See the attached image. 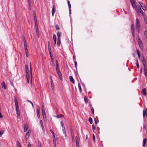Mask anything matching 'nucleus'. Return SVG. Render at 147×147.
Wrapping results in <instances>:
<instances>
[{
	"mask_svg": "<svg viewBox=\"0 0 147 147\" xmlns=\"http://www.w3.org/2000/svg\"><path fill=\"white\" fill-rule=\"evenodd\" d=\"M53 145L54 147H56V141H53Z\"/></svg>",
	"mask_w": 147,
	"mask_h": 147,
	"instance_id": "c03bdc74",
	"label": "nucleus"
},
{
	"mask_svg": "<svg viewBox=\"0 0 147 147\" xmlns=\"http://www.w3.org/2000/svg\"><path fill=\"white\" fill-rule=\"evenodd\" d=\"M131 3L133 7L134 8H136V4L135 3L134 0H133L131 1Z\"/></svg>",
	"mask_w": 147,
	"mask_h": 147,
	"instance_id": "ddd939ff",
	"label": "nucleus"
},
{
	"mask_svg": "<svg viewBox=\"0 0 147 147\" xmlns=\"http://www.w3.org/2000/svg\"><path fill=\"white\" fill-rule=\"evenodd\" d=\"M61 44V40L60 39H57V44L58 46H59Z\"/></svg>",
	"mask_w": 147,
	"mask_h": 147,
	"instance_id": "b1692460",
	"label": "nucleus"
},
{
	"mask_svg": "<svg viewBox=\"0 0 147 147\" xmlns=\"http://www.w3.org/2000/svg\"><path fill=\"white\" fill-rule=\"evenodd\" d=\"M91 110V111H92V114H94V109L93 107H92Z\"/></svg>",
	"mask_w": 147,
	"mask_h": 147,
	"instance_id": "3c124183",
	"label": "nucleus"
},
{
	"mask_svg": "<svg viewBox=\"0 0 147 147\" xmlns=\"http://www.w3.org/2000/svg\"><path fill=\"white\" fill-rule=\"evenodd\" d=\"M57 74H58L59 76V77L60 78V80H62V76L61 73L60 72L59 73H58Z\"/></svg>",
	"mask_w": 147,
	"mask_h": 147,
	"instance_id": "a878e982",
	"label": "nucleus"
},
{
	"mask_svg": "<svg viewBox=\"0 0 147 147\" xmlns=\"http://www.w3.org/2000/svg\"><path fill=\"white\" fill-rule=\"evenodd\" d=\"M53 37L54 40H57V37L56 35L55 34H54L53 35Z\"/></svg>",
	"mask_w": 147,
	"mask_h": 147,
	"instance_id": "4c0bfd02",
	"label": "nucleus"
},
{
	"mask_svg": "<svg viewBox=\"0 0 147 147\" xmlns=\"http://www.w3.org/2000/svg\"><path fill=\"white\" fill-rule=\"evenodd\" d=\"M50 132L53 135H55L54 133L51 129H50Z\"/></svg>",
	"mask_w": 147,
	"mask_h": 147,
	"instance_id": "680f3d73",
	"label": "nucleus"
},
{
	"mask_svg": "<svg viewBox=\"0 0 147 147\" xmlns=\"http://www.w3.org/2000/svg\"><path fill=\"white\" fill-rule=\"evenodd\" d=\"M36 34L37 35V36L38 38L40 37V35H39V33L38 31H37V32H36Z\"/></svg>",
	"mask_w": 147,
	"mask_h": 147,
	"instance_id": "13d9d810",
	"label": "nucleus"
},
{
	"mask_svg": "<svg viewBox=\"0 0 147 147\" xmlns=\"http://www.w3.org/2000/svg\"><path fill=\"white\" fill-rule=\"evenodd\" d=\"M18 147H21V145L19 143H18L17 144Z\"/></svg>",
	"mask_w": 147,
	"mask_h": 147,
	"instance_id": "774afa93",
	"label": "nucleus"
},
{
	"mask_svg": "<svg viewBox=\"0 0 147 147\" xmlns=\"http://www.w3.org/2000/svg\"><path fill=\"white\" fill-rule=\"evenodd\" d=\"M16 111V114L17 115V117L18 119H20V111L19 110H17Z\"/></svg>",
	"mask_w": 147,
	"mask_h": 147,
	"instance_id": "4468645a",
	"label": "nucleus"
},
{
	"mask_svg": "<svg viewBox=\"0 0 147 147\" xmlns=\"http://www.w3.org/2000/svg\"><path fill=\"white\" fill-rule=\"evenodd\" d=\"M59 68V64H56V68Z\"/></svg>",
	"mask_w": 147,
	"mask_h": 147,
	"instance_id": "bf43d9fd",
	"label": "nucleus"
},
{
	"mask_svg": "<svg viewBox=\"0 0 147 147\" xmlns=\"http://www.w3.org/2000/svg\"><path fill=\"white\" fill-rule=\"evenodd\" d=\"M49 49V54L50 55V56H53L52 53V51L51 49V47L48 48Z\"/></svg>",
	"mask_w": 147,
	"mask_h": 147,
	"instance_id": "aec40b11",
	"label": "nucleus"
},
{
	"mask_svg": "<svg viewBox=\"0 0 147 147\" xmlns=\"http://www.w3.org/2000/svg\"><path fill=\"white\" fill-rule=\"evenodd\" d=\"M16 107V111L18 110L19 109V106L18 104L15 105Z\"/></svg>",
	"mask_w": 147,
	"mask_h": 147,
	"instance_id": "c9c22d12",
	"label": "nucleus"
},
{
	"mask_svg": "<svg viewBox=\"0 0 147 147\" xmlns=\"http://www.w3.org/2000/svg\"><path fill=\"white\" fill-rule=\"evenodd\" d=\"M78 87H79V88L80 91H81V86H80V84L79 83H78Z\"/></svg>",
	"mask_w": 147,
	"mask_h": 147,
	"instance_id": "a18cd8bd",
	"label": "nucleus"
},
{
	"mask_svg": "<svg viewBox=\"0 0 147 147\" xmlns=\"http://www.w3.org/2000/svg\"><path fill=\"white\" fill-rule=\"evenodd\" d=\"M27 101H28V102H30V103H31V104L32 105V107H34V105H33V103H32V102L31 101H30L29 100H27Z\"/></svg>",
	"mask_w": 147,
	"mask_h": 147,
	"instance_id": "8fccbe9b",
	"label": "nucleus"
},
{
	"mask_svg": "<svg viewBox=\"0 0 147 147\" xmlns=\"http://www.w3.org/2000/svg\"><path fill=\"white\" fill-rule=\"evenodd\" d=\"M63 115L62 114H59V115H58L56 117L57 118H60L61 117H63Z\"/></svg>",
	"mask_w": 147,
	"mask_h": 147,
	"instance_id": "7c9ffc66",
	"label": "nucleus"
},
{
	"mask_svg": "<svg viewBox=\"0 0 147 147\" xmlns=\"http://www.w3.org/2000/svg\"><path fill=\"white\" fill-rule=\"evenodd\" d=\"M55 6L54 5H53V8L52 9V16H54V15L55 13Z\"/></svg>",
	"mask_w": 147,
	"mask_h": 147,
	"instance_id": "dca6fc26",
	"label": "nucleus"
},
{
	"mask_svg": "<svg viewBox=\"0 0 147 147\" xmlns=\"http://www.w3.org/2000/svg\"><path fill=\"white\" fill-rule=\"evenodd\" d=\"M45 111L44 105H42V111Z\"/></svg>",
	"mask_w": 147,
	"mask_h": 147,
	"instance_id": "49530a36",
	"label": "nucleus"
},
{
	"mask_svg": "<svg viewBox=\"0 0 147 147\" xmlns=\"http://www.w3.org/2000/svg\"><path fill=\"white\" fill-rule=\"evenodd\" d=\"M137 11V14L138 16L142 15L143 14V11L141 8L138 9Z\"/></svg>",
	"mask_w": 147,
	"mask_h": 147,
	"instance_id": "39448f33",
	"label": "nucleus"
},
{
	"mask_svg": "<svg viewBox=\"0 0 147 147\" xmlns=\"http://www.w3.org/2000/svg\"><path fill=\"white\" fill-rule=\"evenodd\" d=\"M93 139L94 141H95V138L94 135V134H93Z\"/></svg>",
	"mask_w": 147,
	"mask_h": 147,
	"instance_id": "338daca9",
	"label": "nucleus"
},
{
	"mask_svg": "<svg viewBox=\"0 0 147 147\" xmlns=\"http://www.w3.org/2000/svg\"><path fill=\"white\" fill-rule=\"evenodd\" d=\"M36 32H37V31H38V27H36Z\"/></svg>",
	"mask_w": 147,
	"mask_h": 147,
	"instance_id": "69168bd1",
	"label": "nucleus"
},
{
	"mask_svg": "<svg viewBox=\"0 0 147 147\" xmlns=\"http://www.w3.org/2000/svg\"><path fill=\"white\" fill-rule=\"evenodd\" d=\"M76 67L77 68V62L76 61H75L74 63Z\"/></svg>",
	"mask_w": 147,
	"mask_h": 147,
	"instance_id": "5fc2aeb1",
	"label": "nucleus"
},
{
	"mask_svg": "<svg viewBox=\"0 0 147 147\" xmlns=\"http://www.w3.org/2000/svg\"><path fill=\"white\" fill-rule=\"evenodd\" d=\"M15 105L18 104L17 100L16 98H15Z\"/></svg>",
	"mask_w": 147,
	"mask_h": 147,
	"instance_id": "ea45409f",
	"label": "nucleus"
},
{
	"mask_svg": "<svg viewBox=\"0 0 147 147\" xmlns=\"http://www.w3.org/2000/svg\"><path fill=\"white\" fill-rule=\"evenodd\" d=\"M23 41L24 42V44L26 43V40L24 37H23Z\"/></svg>",
	"mask_w": 147,
	"mask_h": 147,
	"instance_id": "603ef678",
	"label": "nucleus"
},
{
	"mask_svg": "<svg viewBox=\"0 0 147 147\" xmlns=\"http://www.w3.org/2000/svg\"><path fill=\"white\" fill-rule=\"evenodd\" d=\"M57 39H60V37L61 36V33L60 32H57Z\"/></svg>",
	"mask_w": 147,
	"mask_h": 147,
	"instance_id": "a211bd4d",
	"label": "nucleus"
},
{
	"mask_svg": "<svg viewBox=\"0 0 147 147\" xmlns=\"http://www.w3.org/2000/svg\"><path fill=\"white\" fill-rule=\"evenodd\" d=\"M76 142H79L78 138L77 136L76 137Z\"/></svg>",
	"mask_w": 147,
	"mask_h": 147,
	"instance_id": "6e6d98bb",
	"label": "nucleus"
},
{
	"mask_svg": "<svg viewBox=\"0 0 147 147\" xmlns=\"http://www.w3.org/2000/svg\"><path fill=\"white\" fill-rule=\"evenodd\" d=\"M25 68L27 82L28 83H29L30 76L31 78V82H32V77L31 63H30V71H29V67L28 65H26Z\"/></svg>",
	"mask_w": 147,
	"mask_h": 147,
	"instance_id": "f257e3e1",
	"label": "nucleus"
},
{
	"mask_svg": "<svg viewBox=\"0 0 147 147\" xmlns=\"http://www.w3.org/2000/svg\"><path fill=\"white\" fill-rule=\"evenodd\" d=\"M84 100L85 102L86 103H88V100L87 97L86 96H85L84 97Z\"/></svg>",
	"mask_w": 147,
	"mask_h": 147,
	"instance_id": "72a5a7b5",
	"label": "nucleus"
},
{
	"mask_svg": "<svg viewBox=\"0 0 147 147\" xmlns=\"http://www.w3.org/2000/svg\"><path fill=\"white\" fill-rule=\"evenodd\" d=\"M67 2H68V6H69V11H71L70 8H71V4H70V2H69V1H68Z\"/></svg>",
	"mask_w": 147,
	"mask_h": 147,
	"instance_id": "c756f323",
	"label": "nucleus"
},
{
	"mask_svg": "<svg viewBox=\"0 0 147 147\" xmlns=\"http://www.w3.org/2000/svg\"><path fill=\"white\" fill-rule=\"evenodd\" d=\"M36 113L37 115L38 118H39L40 117V114H39V111L40 109L39 107L37 105L36 107Z\"/></svg>",
	"mask_w": 147,
	"mask_h": 147,
	"instance_id": "20e7f679",
	"label": "nucleus"
},
{
	"mask_svg": "<svg viewBox=\"0 0 147 147\" xmlns=\"http://www.w3.org/2000/svg\"><path fill=\"white\" fill-rule=\"evenodd\" d=\"M69 78L70 81L71 82V83L73 84H74L75 82L73 77L71 76H70L69 77Z\"/></svg>",
	"mask_w": 147,
	"mask_h": 147,
	"instance_id": "f3484780",
	"label": "nucleus"
},
{
	"mask_svg": "<svg viewBox=\"0 0 147 147\" xmlns=\"http://www.w3.org/2000/svg\"><path fill=\"white\" fill-rule=\"evenodd\" d=\"M142 93L144 95H146V88H143L142 89Z\"/></svg>",
	"mask_w": 147,
	"mask_h": 147,
	"instance_id": "2eb2a0df",
	"label": "nucleus"
},
{
	"mask_svg": "<svg viewBox=\"0 0 147 147\" xmlns=\"http://www.w3.org/2000/svg\"><path fill=\"white\" fill-rule=\"evenodd\" d=\"M144 34L145 35V36L147 38V31H145L144 32Z\"/></svg>",
	"mask_w": 147,
	"mask_h": 147,
	"instance_id": "37998d69",
	"label": "nucleus"
},
{
	"mask_svg": "<svg viewBox=\"0 0 147 147\" xmlns=\"http://www.w3.org/2000/svg\"><path fill=\"white\" fill-rule=\"evenodd\" d=\"M16 107V111L18 110L19 109V106L18 104L15 105Z\"/></svg>",
	"mask_w": 147,
	"mask_h": 147,
	"instance_id": "e433bc0d",
	"label": "nucleus"
},
{
	"mask_svg": "<svg viewBox=\"0 0 147 147\" xmlns=\"http://www.w3.org/2000/svg\"><path fill=\"white\" fill-rule=\"evenodd\" d=\"M35 22V27H38V23L37 22V21Z\"/></svg>",
	"mask_w": 147,
	"mask_h": 147,
	"instance_id": "052dcab7",
	"label": "nucleus"
},
{
	"mask_svg": "<svg viewBox=\"0 0 147 147\" xmlns=\"http://www.w3.org/2000/svg\"><path fill=\"white\" fill-rule=\"evenodd\" d=\"M28 147H32L31 144L29 142H28Z\"/></svg>",
	"mask_w": 147,
	"mask_h": 147,
	"instance_id": "de8ad7c7",
	"label": "nucleus"
},
{
	"mask_svg": "<svg viewBox=\"0 0 147 147\" xmlns=\"http://www.w3.org/2000/svg\"><path fill=\"white\" fill-rule=\"evenodd\" d=\"M145 75L146 78H147V70L146 69H144Z\"/></svg>",
	"mask_w": 147,
	"mask_h": 147,
	"instance_id": "393cba45",
	"label": "nucleus"
},
{
	"mask_svg": "<svg viewBox=\"0 0 147 147\" xmlns=\"http://www.w3.org/2000/svg\"><path fill=\"white\" fill-rule=\"evenodd\" d=\"M30 133V131L28 130V131L26 133V138L27 139L29 137Z\"/></svg>",
	"mask_w": 147,
	"mask_h": 147,
	"instance_id": "0eeeda50",
	"label": "nucleus"
},
{
	"mask_svg": "<svg viewBox=\"0 0 147 147\" xmlns=\"http://www.w3.org/2000/svg\"><path fill=\"white\" fill-rule=\"evenodd\" d=\"M138 44H139V45L140 47V48H141L142 47H143V45L142 42L141 40L138 41Z\"/></svg>",
	"mask_w": 147,
	"mask_h": 147,
	"instance_id": "6ab92c4d",
	"label": "nucleus"
},
{
	"mask_svg": "<svg viewBox=\"0 0 147 147\" xmlns=\"http://www.w3.org/2000/svg\"><path fill=\"white\" fill-rule=\"evenodd\" d=\"M141 6H140H140L139 5H137L136 6V8H135L136 9V10H138V9H139V8H141Z\"/></svg>",
	"mask_w": 147,
	"mask_h": 147,
	"instance_id": "f704fd0d",
	"label": "nucleus"
},
{
	"mask_svg": "<svg viewBox=\"0 0 147 147\" xmlns=\"http://www.w3.org/2000/svg\"><path fill=\"white\" fill-rule=\"evenodd\" d=\"M42 113L43 117H44L45 118V116H46L45 111H42Z\"/></svg>",
	"mask_w": 147,
	"mask_h": 147,
	"instance_id": "5701e85b",
	"label": "nucleus"
},
{
	"mask_svg": "<svg viewBox=\"0 0 147 147\" xmlns=\"http://www.w3.org/2000/svg\"><path fill=\"white\" fill-rule=\"evenodd\" d=\"M147 116V109H146V110H144L143 111V117H144L145 115Z\"/></svg>",
	"mask_w": 147,
	"mask_h": 147,
	"instance_id": "f8f14e48",
	"label": "nucleus"
},
{
	"mask_svg": "<svg viewBox=\"0 0 147 147\" xmlns=\"http://www.w3.org/2000/svg\"><path fill=\"white\" fill-rule=\"evenodd\" d=\"M92 129L93 131L95 129V127L94 125V124L92 125Z\"/></svg>",
	"mask_w": 147,
	"mask_h": 147,
	"instance_id": "a19ab883",
	"label": "nucleus"
},
{
	"mask_svg": "<svg viewBox=\"0 0 147 147\" xmlns=\"http://www.w3.org/2000/svg\"><path fill=\"white\" fill-rule=\"evenodd\" d=\"M137 53L138 55V57H139V58H140V53L139 52V51L138 50H137Z\"/></svg>",
	"mask_w": 147,
	"mask_h": 147,
	"instance_id": "bb28decb",
	"label": "nucleus"
},
{
	"mask_svg": "<svg viewBox=\"0 0 147 147\" xmlns=\"http://www.w3.org/2000/svg\"><path fill=\"white\" fill-rule=\"evenodd\" d=\"M56 70L57 74L61 72L59 70V68H56Z\"/></svg>",
	"mask_w": 147,
	"mask_h": 147,
	"instance_id": "58836bf2",
	"label": "nucleus"
},
{
	"mask_svg": "<svg viewBox=\"0 0 147 147\" xmlns=\"http://www.w3.org/2000/svg\"><path fill=\"white\" fill-rule=\"evenodd\" d=\"M1 86L4 89H6V86L4 82H3L1 83Z\"/></svg>",
	"mask_w": 147,
	"mask_h": 147,
	"instance_id": "9d476101",
	"label": "nucleus"
},
{
	"mask_svg": "<svg viewBox=\"0 0 147 147\" xmlns=\"http://www.w3.org/2000/svg\"><path fill=\"white\" fill-rule=\"evenodd\" d=\"M25 53H26V56L27 57H28V49H25Z\"/></svg>",
	"mask_w": 147,
	"mask_h": 147,
	"instance_id": "cd10ccee",
	"label": "nucleus"
},
{
	"mask_svg": "<svg viewBox=\"0 0 147 147\" xmlns=\"http://www.w3.org/2000/svg\"><path fill=\"white\" fill-rule=\"evenodd\" d=\"M94 121H95V123L96 124H97V120H96V119L95 118L94 119Z\"/></svg>",
	"mask_w": 147,
	"mask_h": 147,
	"instance_id": "0e129e2a",
	"label": "nucleus"
},
{
	"mask_svg": "<svg viewBox=\"0 0 147 147\" xmlns=\"http://www.w3.org/2000/svg\"><path fill=\"white\" fill-rule=\"evenodd\" d=\"M139 3L140 4V6L142 7L143 10L144 11H146V9L145 5L142 3L139 2Z\"/></svg>",
	"mask_w": 147,
	"mask_h": 147,
	"instance_id": "423d86ee",
	"label": "nucleus"
},
{
	"mask_svg": "<svg viewBox=\"0 0 147 147\" xmlns=\"http://www.w3.org/2000/svg\"><path fill=\"white\" fill-rule=\"evenodd\" d=\"M136 25L137 29H138L140 26V21L138 19H136Z\"/></svg>",
	"mask_w": 147,
	"mask_h": 147,
	"instance_id": "7ed1b4c3",
	"label": "nucleus"
},
{
	"mask_svg": "<svg viewBox=\"0 0 147 147\" xmlns=\"http://www.w3.org/2000/svg\"><path fill=\"white\" fill-rule=\"evenodd\" d=\"M28 3L29 5H31V0H28Z\"/></svg>",
	"mask_w": 147,
	"mask_h": 147,
	"instance_id": "e2e57ef3",
	"label": "nucleus"
},
{
	"mask_svg": "<svg viewBox=\"0 0 147 147\" xmlns=\"http://www.w3.org/2000/svg\"><path fill=\"white\" fill-rule=\"evenodd\" d=\"M24 132H25L28 129V127L26 125H24Z\"/></svg>",
	"mask_w": 147,
	"mask_h": 147,
	"instance_id": "4be33fe9",
	"label": "nucleus"
},
{
	"mask_svg": "<svg viewBox=\"0 0 147 147\" xmlns=\"http://www.w3.org/2000/svg\"><path fill=\"white\" fill-rule=\"evenodd\" d=\"M147 142V139L146 138H144L143 140V146H144L146 144V143Z\"/></svg>",
	"mask_w": 147,
	"mask_h": 147,
	"instance_id": "412c9836",
	"label": "nucleus"
},
{
	"mask_svg": "<svg viewBox=\"0 0 147 147\" xmlns=\"http://www.w3.org/2000/svg\"><path fill=\"white\" fill-rule=\"evenodd\" d=\"M51 87L52 88V90L54 91V85L53 84V81L52 80V78H51Z\"/></svg>",
	"mask_w": 147,
	"mask_h": 147,
	"instance_id": "6e6552de",
	"label": "nucleus"
},
{
	"mask_svg": "<svg viewBox=\"0 0 147 147\" xmlns=\"http://www.w3.org/2000/svg\"><path fill=\"white\" fill-rule=\"evenodd\" d=\"M55 28L57 30H60V28L59 26L58 25H56L55 26Z\"/></svg>",
	"mask_w": 147,
	"mask_h": 147,
	"instance_id": "473e14b6",
	"label": "nucleus"
},
{
	"mask_svg": "<svg viewBox=\"0 0 147 147\" xmlns=\"http://www.w3.org/2000/svg\"><path fill=\"white\" fill-rule=\"evenodd\" d=\"M88 121L90 122V124H92V119L91 117H90L89 118Z\"/></svg>",
	"mask_w": 147,
	"mask_h": 147,
	"instance_id": "c85d7f7f",
	"label": "nucleus"
},
{
	"mask_svg": "<svg viewBox=\"0 0 147 147\" xmlns=\"http://www.w3.org/2000/svg\"><path fill=\"white\" fill-rule=\"evenodd\" d=\"M50 57H51V60L52 63H54V60L53 59V56H51Z\"/></svg>",
	"mask_w": 147,
	"mask_h": 147,
	"instance_id": "2f4dec72",
	"label": "nucleus"
},
{
	"mask_svg": "<svg viewBox=\"0 0 147 147\" xmlns=\"http://www.w3.org/2000/svg\"><path fill=\"white\" fill-rule=\"evenodd\" d=\"M142 61L144 66V69H146V62L145 60L144 59V58L142 60Z\"/></svg>",
	"mask_w": 147,
	"mask_h": 147,
	"instance_id": "9b49d317",
	"label": "nucleus"
},
{
	"mask_svg": "<svg viewBox=\"0 0 147 147\" xmlns=\"http://www.w3.org/2000/svg\"><path fill=\"white\" fill-rule=\"evenodd\" d=\"M48 48L51 47V45H50V42L49 41H48Z\"/></svg>",
	"mask_w": 147,
	"mask_h": 147,
	"instance_id": "864d4df0",
	"label": "nucleus"
},
{
	"mask_svg": "<svg viewBox=\"0 0 147 147\" xmlns=\"http://www.w3.org/2000/svg\"><path fill=\"white\" fill-rule=\"evenodd\" d=\"M134 30H135V28L134 27V25L132 24L131 27V31H132V35L133 36H134Z\"/></svg>",
	"mask_w": 147,
	"mask_h": 147,
	"instance_id": "1a4fd4ad",
	"label": "nucleus"
},
{
	"mask_svg": "<svg viewBox=\"0 0 147 147\" xmlns=\"http://www.w3.org/2000/svg\"><path fill=\"white\" fill-rule=\"evenodd\" d=\"M53 141H56L55 135H53Z\"/></svg>",
	"mask_w": 147,
	"mask_h": 147,
	"instance_id": "09e8293b",
	"label": "nucleus"
},
{
	"mask_svg": "<svg viewBox=\"0 0 147 147\" xmlns=\"http://www.w3.org/2000/svg\"><path fill=\"white\" fill-rule=\"evenodd\" d=\"M61 124L62 127V129L63 133L64 134L65 136V137H66V133L65 128L63 121L61 122ZM65 138L66 139V138Z\"/></svg>",
	"mask_w": 147,
	"mask_h": 147,
	"instance_id": "f03ea898",
	"label": "nucleus"
},
{
	"mask_svg": "<svg viewBox=\"0 0 147 147\" xmlns=\"http://www.w3.org/2000/svg\"><path fill=\"white\" fill-rule=\"evenodd\" d=\"M136 39L138 42L141 40L139 36H138L136 37Z\"/></svg>",
	"mask_w": 147,
	"mask_h": 147,
	"instance_id": "79ce46f5",
	"label": "nucleus"
},
{
	"mask_svg": "<svg viewBox=\"0 0 147 147\" xmlns=\"http://www.w3.org/2000/svg\"><path fill=\"white\" fill-rule=\"evenodd\" d=\"M24 48L25 49H27V44L26 43L24 44Z\"/></svg>",
	"mask_w": 147,
	"mask_h": 147,
	"instance_id": "4d7b16f0",
	"label": "nucleus"
}]
</instances>
